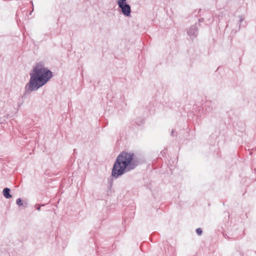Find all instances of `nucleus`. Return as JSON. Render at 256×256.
Segmentation results:
<instances>
[{"label": "nucleus", "mask_w": 256, "mask_h": 256, "mask_svg": "<svg viewBox=\"0 0 256 256\" xmlns=\"http://www.w3.org/2000/svg\"><path fill=\"white\" fill-rule=\"evenodd\" d=\"M238 18H239V20H238L239 24H238V30H240V27H241V23L244 20V18L243 15H240L238 16ZM236 31H237V30L236 32Z\"/></svg>", "instance_id": "1a4fd4ad"}, {"label": "nucleus", "mask_w": 256, "mask_h": 256, "mask_svg": "<svg viewBox=\"0 0 256 256\" xmlns=\"http://www.w3.org/2000/svg\"><path fill=\"white\" fill-rule=\"evenodd\" d=\"M204 18H200V19H199V22H204Z\"/></svg>", "instance_id": "4468645a"}, {"label": "nucleus", "mask_w": 256, "mask_h": 256, "mask_svg": "<svg viewBox=\"0 0 256 256\" xmlns=\"http://www.w3.org/2000/svg\"><path fill=\"white\" fill-rule=\"evenodd\" d=\"M204 107H206V111L208 112H210L216 108L214 102L210 100L206 102Z\"/></svg>", "instance_id": "39448f33"}, {"label": "nucleus", "mask_w": 256, "mask_h": 256, "mask_svg": "<svg viewBox=\"0 0 256 256\" xmlns=\"http://www.w3.org/2000/svg\"><path fill=\"white\" fill-rule=\"evenodd\" d=\"M10 189L8 188H5L2 190L4 197L7 199L12 198V195L10 193Z\"/></svg>", "instance_id": "0eeeda50"}, {"label": "nucleus", "mask_w": 256, "mask_h": 256, "mask_svg": "<svg viewBox=\"0 0 256 256\" xmlns=\"http://www.w3.org/2000/svg\"><path fill=\"white\" fill-rule=\"evenodd\" d=\"M126 1L127 0H118L117 4L122 14L126 17H130L132 12L131 7Z\"/></svg>", "instance_id": "7ed1b4c3"}, {"label": "nucleus", "mask_w": 256, "mask_h": 256, "mask_svg": "<svg viewBox=\"0 0 256 256\" xmlns=\"http://www.w3.org/2000/svg\"><path fill=\"white\" fill-rule=\"evenodd\" d=\"M30 79L25 86L24 95L30 94L46 84L52 78V72L42 62H37L30 73Z\"/></svg>", "instance_id": "f257e3e1"}, {"label": "nucleus", "mask_w": 256, "mask_h": 256, "mask_svg": "<svg viewBox=\"0 0 256 256\" xmlns=\"http://www.w3.org/2000/svg\"><path fill=\"white\" fill-rule=\"evenodd\" d=\"M108 184H110V188L112 186V180H109L108 181Z\"/></svg>", "instance_id": "ddd939ff"}, {"label": "nucleus", "mask_w": 256, "mask_h": 256, "mask_svg": "<svg viewBox=\"0 0 256 256\" xmlns=\"http://www.w3.org/2000/svg\"><path fill=\"white\" fill-rule=\"evenodd\" d=\"M22 104V103H18V107H20Z\"/></svg>", "instance_id": "dca6fc26"}, {"label": "nucleus", "mask_w": 256, "mask_h": 256, "mask_svg": "<svg viewBox=\"0 0 256 256\" xmlns=\"http://www.w3.org/2000/svg\"><path fill=\"white\" fill-rule=\"evenodd\" d=\"M198 26H200V24H195L194 25L190 26L188 30V34L191 39H194L198 36Z\"/></svg>", "instance_id": "20e7f679"}, {"label": "nucleus", "mask_w": 256, "mask_h": 256, "mask_svg": "<svg viewBox=\"0 0 256 256\" xmlns=\"http://www.w3.org/2000/svg\"><path fill=\"white\" fill-rule=\"evenodd\" d=\"M174 130H172V134H172V136H174Z\"/></svg>", "instance_id": "2eb2a0df"}, {"label": "nucleus", "mask_w": 256, "mask_h": 256, "mask_svg": "<svg viewBox=\"0 0 256 256\" xmlns=\"http://www.w3.org/2000/svg\"><path fill=\"white\" fill-rule=\"evenodd\" d=\"M35 208H36V209L38 211L40 210V206L39 204H36Z\"/></svg>", "instance_id": "9b49d317"}, {"label": "nucleus", "mask_w": 256, "mask_h": 256, "mask_svg": "<svg viewBox=\"0 0 256 256\" xmlns=\"http://www.w3.org/2000/svg\"><path fill=\"white\" fill-rule=\"evenodd\" d=\"M135 122L138 126H142L144 122V119L142 118H138L136 119Z\"/></svg>", "instance_id": "6e6552de"}, {"label": "nucleus", "mask_w": 256, "mask_h": 256, "mask_svg": "<svg viewBox=\"0 0 256 256\" xmlns=\"http://www.w3.org/2000/svg\"><path fill=\"white\" fill-rule=\"evenodd\" d=\"M16 204L19 207L26 208L28 206V202L26 200H23L20 198L16 200Z\"/></svg>", "instance_id": "423d86ee"}, {"label": "nucleus", "mask_w": 256, "mask_h": 256, "mask_svg": "<svg viewBox=\"0 0 256 256\" xmlns=\"http://www.w3.org/2000/svg\"><path fill=\"white\" fill-rule=\"evenodd\" d=\"M30 4H31L32 5V10L30 12V14H32V12L34 11V4H33L32 1H30Z\"/></svg>", "instance_id": "f8f14e48"}, {"label": "nucleus", "mask_w": 256, "mask_h": 256, "mask_svg": "<svg viewBox=\"0 0 256 256\" xmlns=\"http://www.w3.org/2000/svg\"><path fill=\"white\" fill-rule=\"evenodd\" d=\"M196 232L198 236H200L202 233V230L201 228H198L196 229Z\"/></svg>", "instance_id": "9d476101"}, {"label": "nucleus", "mask_w": 256, "mask_h": 256, "mask_svg": "<svg viewBox=\"0 0 256 256\" xmlns=\"http://www.w3.org/2000/svg\"><path fill=\"white\" fill-rule=\"evenodd\" d=\"M140 158L133 152H122L117 156L112 170V176L117 178L134 170L141 164Z\"/></svg>", "instance_id": "f03ea898"}]
</instances>
